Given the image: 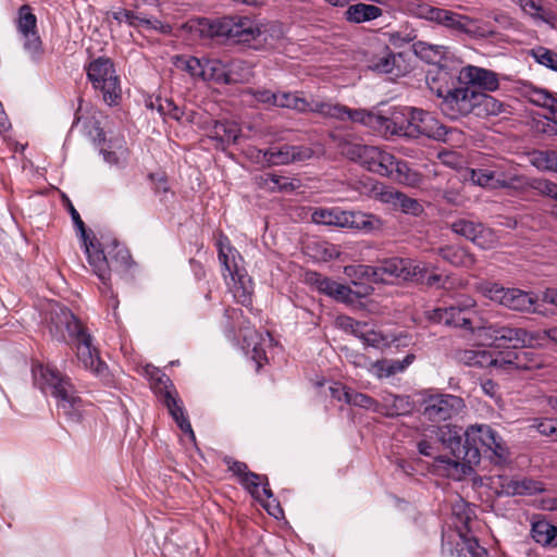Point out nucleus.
<instances>
[{"label":"nucleus","instance_id":"obj_1","mask_svg":"<svg viewBox=\"0 0 557 557\" xmlns=\"http://www.w3.org/2000/svg\"><path fill=\"white\" fill-rule=\"evenodd\" d=\"M33 377L35 385L55 398L60 414L70 422L81 421L85 403L69 376L61 374L57 369L38 364L33 367Z\"/></svg>","mask_w":557,"mask_h":557},{"label":"nucleus","instance_id":"obj_2","mask_svg":"<svg viewBox=\"0 0 557 557\" xmlns=\"http://www.w3.org/2000/svg\"><path fill=\"white\" fill-rule=\"evenodd\" d=\"M347 153L368 171L393 177L408 186H416L421 181L420 174L411 170L406 161L397 160L392 153L377 147L355 145L350 147Z\"/></svg>","mask_w":557,"mask_h":557},{"label":"nucleus","instance_id":"obj_3","mask_svg":"<svg viewBox=\"0 0 557 557\" xmlns=\"http://www.w3.org/2000/svg\"><path fill=\"white\" fill-rule=\"evenodd\" d=\"M466 450L462 460L468 465H478L481 455H486L495 465L509 460V448L503 437L487 424H472L463 433Z\"/></svg>","mask_w":557,"mask_h":557},{"label":"nucleus","instance_id":"obj_4","mask_svg":"<svg viewBox=\"0 0 557 557\" xmlns=\"http://www.w3.org/2000/svg\"><path fill=\"white\" fill-rule=\"evenodd\" d=\"M442 113L450 120H458L470 113L481 115L497 114L502 104L485 92H478L465 85L455 86L449 94L437 103Z\"/></svg>","mask_w":557,"mask_h":557},{"label":"nucleus","instance_id":"obj_5","mask_svg":"<svg viewBox=\"0 0 557 557\" xmlns=\"http://www.w3.org/2000/svg\"><path fill=\"white\" fill-rule=\"evenodd\" d=\"M85 252L92 271L106 286L110 281L111 272H127L133 264L128 249L116 240L102 249L95 239L87 244Z\"/></svg>","mask_w":557,"mask_h":557},{"label":"nucleus","instance_id":"obj_6","mask_svg":"<svg viewBox=\"0 0 557 557\" xmlns=\"http://www.w3.org/2000/svg\"><path fill=\"white\" fill-rule=\"evenodd\" d=\"M199 26L202 35L225 38L236 44L249 45L263 34L261 27L247 16L202 18Z\"/></svg>","mask_w":557,"mask_h":557},{"label":"nucleus","instance_id":"obj_7","mask_svg":"<svg viewBox=\"0 0 557 557\" xmlns=\"http://www.w3.org/2000/svg\"><path fill=\"white\" fill-rule=\"evenodd\" d=\"M357 273L374 283H388L395 278L404 281H423L428 265L411 259L387 258L376 265H359Z\"/></svg>","mask_w":557,"mask_h":557},{"label":"nucleus","instance_id":"obj_8","mask_svg":"<svg viewBox=\"0 0 557 557\" xmlns=\"http://www.w3.org/2000/svg\"><path fill=\"white\" fill-rule=\"evenodd\" d=\"M434 323L459 327L478 336V327L482 326L476 311V301L471 297H461L454 305L435 308L428 312Z\"/></svg>","mask_w":557,"mask_h":557},{"label":"nucleus","instance_id":"obj_9","mask_svg":"<svg viewBox=\"0 0 557 557\" xmlns=\"http://www.w3.org/2000/svg\"><path fill=\"white\" fill-rule=\"evenodd\" d=\"M475 290L481 293L495 304L509 310L520 312H535L537 296L520 288H506L496 282L480 281L475 284Z\"/></svg>","mask_w":557,"mask_h":557},{"label":"nucleus","instance_id":"obj_10","mask_svg":"<svg viewBox=\"0 0 557 557\" xmlns=\"http://www.w3.org/2000/svg\"><path fill=\"white\" fill-rule=\"evenodd\" d=\"M86 71L88 79L101 92L103 101L109 106L117 104L122 89L111 59L99 57L87 65Z\"/></svg>","mask_w":557,"mask_h":557},{"label":"nucleus","instance_id":"obj_11","mask_svg":"<svg viewBox=\"0 0 557 557\" xmlns=\"http://www.w3.org/2000/svg\"><path fill=\"white\" fill-rule=\"evenodd\" d=\"M466 409L465 400L457 395L435 393L426 395L420 404L425 421L442 423L458 417Z\"/></svg>","mask_w":557,"mask_h":557},{"label":"nucleus","instance_id":"obj_12","mask_svg":"<svg viewBox=\"0 0 557 557\" xmlns=\"http://www.w3.org/2000/svg\"><path fill=\"white\" fill-rule=\"evenodd\" d=\"M219 260L224 268V276L227 274L232 278L230 289L233 293L235 300L248 307L252 302L253 283L251 278L244 271L239 270L234 261V249L230 245H224L222 240L219 242Z\"/></svg>","mask_w":557,"mask_h":557},{"label":"nucleus","instance_id":"obj_13","mask_svg":"<svg viewBox=\"0 0 557 557\" xmlns=\"http://www.w3.org/2000/svg\"><path fill=\"white\" fill-rule=\"evenodd\" d=\"M478 337L496 348H518L531 345L533 336L524 329L499 324H482Z\"/></svg>","mask_w":557,"mask_h":557},{"label":"nucleus","instance_id":"obj_14","mask_svg":"<svg viewBox=\"0 0 557 557\" xmlns=\"http://www.w3.org/2000/svg\"><path fill=\"white\" fill-rule=\"evenodd\" d=\"M470 180L473 184L485 188H509L520 191L528 189L530 181L522 175L505 173L499 166L472 169Z\"/></svg>","mask_w":557,"mask_h":557},{"label":"nucleus","instance_id":"obj_15","mask_svg":"<svg viewBox=\"0 0 557 557\" xmlns=\"http://www.w3.org/2000/svg\"><path fill=\"white\" fill-rule=\"evenodd\" d=\"M48 327L51 336L58 342H71L86 331L82 322L66 307L59 304L50 305Z\"/></svg>","mask_w":557,"mask_h":557},{"label":"nucleus","instance_id":"obj_16","mask_svg":"<svg viewBox=\"0 0 557 557\" xmlns=\"http://www.w3.org/2000/svg\"><path fill=\"white\" fill-rule=\"evenodd\" d=\"M419 15L456 34L473 35L475 33V23L472 18L451 10L423 4L419 7Z\"/></svg>","mask_w":557,"mask_h":557},{"label":"nucleus","instance_id":"obj_17","mask_svg":"<svg viewBox=\"0 0 557 557\" xmlns=\"http://www.w3.org/2000/svg\"><path fill=\"white\" fill-rule=\"evenodd\" d=\"M367 67L381 74H394L396 76L403 73L399 62L403 60L400 53L396 54L392 49L375 40L371 42L364 51Z\"/></svg>","mask_w":557,"mask_h":557},{"label":"nucleus","instance_id":"obj_18","mask_svg":"<svg viewBox=\"0 0 557 557\" xmlns=\"http://www.w3.org/2000/svg\"><path fill=\"white\" fill-rule=\"evenodd\" d=\"M16 28L23 39L24 50L32 59L38 60L44 53L42 41L37 29V17L28 4L18 9Z\"/></svg>","mask_w":557,"mask_h":557},{"label":"nucleus","instance_id":"obj_19","mask_svg":"<svg viewBox=\"0 0 557 557\" xmlns=\"http://www.w3.org/2000/svg\"><path fill=\"white\" fill-rule=\"evenodd\" d=\"M412 136L423 135L435 140L446 141L451 133L431 113L416 108H407Z\"/></svg>","mask_w":557,"mask_h":557},{"label":"nucleus","instance_id":"obj_20","mask_svg":"<svg viewBox=\"0 0 557 557\" xmlns=\"http://www.w3.org/2000/svg\"><path fill=\"white\" fill-rule=\"evenodd\" d=\"M258 153L262 154L265 165L274 166L309 160L313 156V150L306 146L285 144L267 150H258Z\"/></svg>","mask_w":557,"mask_h":557},{"label":"nucleus","instance_id":"obj_21","mask_svg":"<svg viewBox=\"0 0 557 557\" xmlns=\"http://www.w3.org/2000/svg\"><path fill=\"white\" fill-rule=\"evenodd\" d=\"M450 227L454 233L483 249L493 247L496 242L493 231L480 222L459 219L453 222Z\"/></svg>","mask_w":557,"mask_h":557},{"label":"nucleus","instance_id":"obj_22","mask_svg":"<svg viewBox=\"0 0 557 557\" xmlns=\"http://www.w3.org/2000/svg\"><path fill=\"white\" fill-rule=\"evenodd\" d=\"M319 110V114L334 117L341 121L349 120L357 122L370 127L376 128L379 114L362 110V109H349L342 104H332L325 102L324 106L315 107Z\"/></svg>","mask_w":557,"mask_h":557},{"label":"nucleus","instance_id":"obj_23","mask_svg":"<svg viewBox=\"0 0 557 557\" xmlns=\"http://www.w3.org/2000/svg\"><path fill=\"white\" fill-rule=\"evenodd\" d=\"M457 81L466 87H478L486 91H494L499 87L498 76L495 72L475 65L461 67Z\"/></svg>","mask_w":557,"mask_h":557},{"label":"nucleus","instance_id":"obj_24","mask_svg":"<svg viewBox=\"0 0 557 557\" xmlns=\"http://www.w3.org/2000/svg\"><path fill=\"white\" fill-rule=\"evenodd\" d=\"M71 342L75 344L76 356L84 368L101 375L106 370V363L100 359L97 348L92 346V338L87 330Z\"/></svg>","mask_w":557,"mask_h":557},{"label":"nucleus","instance_id":"obj_25","mask_svg":"<svg viewBox=\"0 0 557 557\" xmlns=\"http://www.w3.org/2000/svg\"><path fill=\"white\" fill-rule=\"evenodd\" d=\"M202 125H208V137L216 141V147H225L235 144L240 135V127L236 122L223 120H206Z\"/></svg>","mask_w":557,"mask_h":557},{"label":"nucleus","instance_id":"obj_26","mask_svg":"<svg viewBox=\"0 0 557 557\" xmlns=\"http://www.w3.org/2000/svg\"><path fill=\"white\" fill-rule=\"evenodd\" d=\"M223 461L227 466V469L237 476L240 485L253 497L258 498L260 484L267 480V475L250 471L245 462L235 460L230 456L224 457Z\"/></svg>","mask_w":557,"mask_h":557},{"label":"nucleus","instance_id":"obj_27","mask_svg":"<svg viewBox=\"0 0 557 557\" xmlns=\"http://www.w3.org/2000/svg\"><path fill=\"white\" fill-rule=\"evenodd\" d=\"M457 76L447 67L438 65L429 70L425 76V83L429 89L441 100L456 86Z\"/></svg>","mask_w":557,"mask_h":557},{"label":"nucleus","instance_id":"obj_28","mask_svg":"<svg viewBox=\"0 0 557 557\" xmlns=\"http://www.w3.org/2000/svg\"><path fill=\"white\" fill-rule=\"evenodd\" d=\"M162 403L168 408L169 413L176 422L181 431L185 434H188L189 437L195 441V433L187 416L185 414L183 403L177 396V393L166 389L162 395Z\"/></svg>","mask_w":557,"mask_h":557},{"label":"nucleus","instance_id":"obj_29","mask_svg":"<svg viewBox=\"0 0 557 557\" xmlns=\"http://www.w3.org/2000/svg\"><path fill=\"white\" fill-rule=\"evenodd\" d=\"M324 101L307 100L301 91H278L277 108L294 110L298 113H319L315 107L324 106Z\"/></svg>","mask_w":557,"mask_h":557},{"label":"nucleus","instance_id":"obj_30","mask_svg":"<svg viewBox=\"0 0 557 557\" xmlns=\"http://www.w3.org/2000/svg\"><path fill=\"white\" fill-rule=\"evenodd\" d=\"M381 199L406 214L419 216L423 212V206L417 199L398 190L387 189L381 194Z\"/></svg>","mask_w":557,"mask_h":557},{"label":"nucleus","instance_id":"obj_31","mask_svg":"<svg viewBox=\"0 0 557 557\" xmlns=\"http://www.w3.org/2000/svg\"><path fill=\"white\" fill-rule=\"evenodd\" d=\"M437 440L457 459H462L463 451L466 450L465 442L461 441V428L453 424H444L437 428Z\"/></svg>","mask_w":557,"mask_h":557},{"label":"nucleus","instance_id":"obj_32","mask_svg":"<svg viewBox=\"0 0 557 557\" xmlns=\"http://www.w3.org/2000/svg\"><path fill=\"white\" fill-rule=\"evenodd\" d=\"M345 227L354 228L364 233H372L383 228V220L372 213L362 211H347Z\"/></svg>","mask_w":557,"mask_h":557},{"label":"nucleus","instance_id":"obj_33","mask_svg":"<svg viewBox=\"0 0 557 557\" xmlns=\"http://www.w3.org/2000/svg\"><path fill=\"white\" fill-rule=\"evenodd\" d=\"M345 227L354 228L364 233H372L383 228V220L372 213L362 211H347Z\"/></svg>","mask_w":557,"mask_h":557},{"label":"nucleus","instance_id":"obj_34","mask_svg":"<svg viewBox=\"0 0 557 557\" xmlns=\"http://www.w3.org/2000/svg\"><path fill=\"white\" fill-rule=\"evenodd\" d=\"M379 128H385L393 135L412 136L410 132L409 115L401 111H393L389 116L379 114L377 126Z\"/></svg>","mask_w":557,"mask_h":557},{"label":"nucleus","instance_id":"obj_35","mask_svg":"<svg viewBox=\"0 0 557 557\" xmlns=\"http://www.w3.org/2000/svg\"><path fill=\"white\" fill-rule=\"evenodd\" d=\"M263 338L262 335L259 334L255 330H246V333L243 337L244 349L250 356V358L257 364V371H259L262 366L268 362V358L265 355V350L262 345Z\"/></svg>","mask_w":557,"mask_h":557},{"label":"nucleus","instance_id":"obj_36","mask_svg":"<svg viewBox=\"0 0 557 557\" xmlns=\"http://www.w3.org/2000/svg\"><path fill=\"white\" fill-rule=\"evenodd\" d=\"M383 10L373 4L356 3L345 11V18L349 23L361 24L382 16Z\"/></svg>","mask_w":557,"mask_h":557},{"label":"nucleus","instance_id":"obj_37","mask_svg":"<svg viewBox=\"0 0 557 557\" xmlns=\"http://www.w3.org/2000/svg\"><path fill=\"white\" fill-rule=\"evenodd\" d=\"M438 256L454 267L472 268L475 258L472 253L459 246H445L437 250Z\"/></svg>","mask_w":557,"mask_h":557},{"label":"nucleus","instance_id":"obj_38","mask_svg":"<svg viewBox=\"0 0 557 557\" xmlns=\"http://www.w3.org/2000/svg\"><path fill=\"white\" fill-rule=\"evenodd\" d=\"M347 211L341 208H317L312 214L311 220L317 224L345 227Z\"/></svg>","mask_w":557,"mask_h":557},{"label":"nucleus","instance_id":"obj_39","mask_svg":"<svg viewBox=\"0 0 557 557\" xmlns=\"http://www.w3.org/2000/svg\"><path fill=\"white\" fill-rule=\"evenodd\" d=\"M203 81H215L218 83L234 84L239 78L233 77L232 74H225V66L220 60L216 59H203Z\"/></svg>","mask_w":557,"mask_h":557},{"label":"nucleus","instance_id":"obj_40","mask_svg":"<svg viewBox=\"0 0 557 557\" xmlns=\"http://www.w3.org/2000/svg\"><path fill=\"white\" fill-rule=\"evenodd\" d=\"M503 486L508 495H534L545 491V486L541 481L529 478L509 480Z\"/></svg>","mask_w":557,"mask_h":557},{"label":"nucleus","instance_id":"obj_41","mask_svg":"<svg viewBox=\"0 0 557 557\" xmlns=\"http://www.w3.org/2000/svg\"><path fill=\"white\" fill-rule=\"evenodd\" d=\"M100 151L104 161L111 165L124 166L127 161L128 150L123 138L111 139L108 147Z\"/></svg>","mask_w":557,"mask_h":557},{"label":"nucleus","instance_id":"obj_42","mask_svg":"<svg viewBox=\"0 0 557 557\" xmlns=\"http://www.w3.org/2000/svg\"><path fill=\"white\" fill-rule=\"evenodd\" d=\"M413 49L417 57L431 64H440L448 53V47L431 45L424 41L414 44Z\"/></svg>","mask_w":557,"mask_h":557},{"label":"nucleus","instance_id":"obj_43","mask_svg":"<svg viewBox=\"0 0 557 557\" xmlns=\"http://www.w3.org/2000/svg\"><path fill=\"white\" fill-rule=\"evenodd\" d=\"M531 534L533 540L541 545L557 546V527L545 520L533 522Z\"/></svg>","mask_w":557,"mask_h":557},{"label":"nucleus","instance_id":"obj_44","mask_svg":"<svg viewBox=\"0 0 557 557\" xmlns=\"http://www.w3.org/2000/svg\"><path fill=\"white\" fill-rule=\"evenodd\" d=\"M528 188L553 200L550 212L557 219V184L546 178H530Z\"/></svg>","mask_w":557,"mask_h":557},{"label":"nucleus","instance_id":"obj_45","mask_svg":"<svg viewBox=\"0 0 557 557\" xmlns=\"http://www.w3.org/2000/svg\"><path fill=\"white\" fill-rule=\"evenodd\" d=\"M417 448L420 455L434 458L435 462L438 465H446L448 467L455 468L458 466L457 461H454L450 458L444 456L436 455L438 450L437 442H431L426 438H422L418 441Z\"/></svg>","mask_w":557,"mask_h":557},{"label":"nucleus","instance_id":"obj_46","mask_svg":"<svg viewBox=\"0 0 557 557\" xmlns=\"http://www.w3.org/2000/svg\"><path fill=\"white\" fill-rule=\"evenodd\" d=\"M343 395H344V401L349 405L366 408V409H371L373 411L377 410V406H379L377 401L374 398L368 396L367 394L359 393V392L348 388V389H343Z\"/></svg>","mask_w":557,"mask_h":557},{"label":"nucleus","instance_id":"obj_47","mask_svg":"<svg viewBox=\"0 0 557 557\" xmlns=\"http://www.w3.org/2000/svg\"><path fill=\"white\" fill-rule=\"evenodd\" d=\"M529 99L532 103L546 108L553 113H557V96L552 92L544 89L533 88L530 90Z\"/></svg>","mask_w":557,"mask_h":557},{"label":"nucleus","instance_id":"obj_48","mask_svg":"<svg viewBox=\"0 0 557 557\" xmlns=\"http://www.w3.org/2000/svg\"><path fill=\"white\" fill-rule=\"evenodd\" d=\"M261 180L264 182V185L269 186L271 191H292L298 187L297 182L276 174H267Z\"/></svg>","mask_w":557,"mask_h":557},{"label":"nucleus","instance_id":"obj_49","mask_svg":"<svg viewBox=\"0 0 557 557\" xmlns=\"http://www.w3.org/2000/svg\"><path fill=\"white\" fill-rule=\"evenodd\" d=\"M474 364L478 368H504L507 364H515V362L511 359H505L504 357H495L491 351L479 349Z\"/></svg>","mask_w":557,"mask_h":557},{"label":"nucleus","instance_id":"obj_50","mask_svg":"<svg viewBox=\"0 0 557 557\" xmlns=\"http://www.w3.org/2000/svg\"><path fill=\"white\" fill-rule=\"evenodd\" d=\"M356 337L361 339L366 346L381 348L387 345V338L381 332H377L368 326L359 332L356 330Z\"/></svg>","mask_w":557,"mask_h":557},{"label":"nucleus","instance_id":"obj_51","mask_svg":"<svg viewBox=\"0 0 557 557\" xmlns=\"http://www.w3.org/2000/svg\"><path fill=\"white\" fill-rule=\"evenodd\" d=\"M533 164L540 170L557 173V151L546 150L537 152L533 158Z\"/></svg>","mask_w":557,"mask_h":557},{"label":"nucleus","instance_id":"obj_52","mask_svg":"<svg viewBox=\"0 0 557 557\" xmlns=\"http://www.w3.org/2000/svg\"><path fill=\"white\" fill-rule=\"evenodd\" d=\"M156 102L161 115L169 116L175 121H182L185 115L184 111L172 99L158 98Z\"/></svg>","mask_w":557,"mask_h":557},{"label":"nucleus","instance_id":"obj_53","mask_svg":"<svg viewBox=\"0 0 557 557\" xmlns=\"http://www.w3.org/2000/svg\"><path fill=\"white\" fill-rule=\"evenodd\" d=\"M368 295L369 290H366L364 293H359L355 292L347 285L337 283L334 288L332 297L343 302H352L356 298L366 297Z\"/></svg>","mask_w":557,"mask_h":557},{"label":"nucleus","instance_id":"obj_54","mask_svg":"<svg viewBox=\"0 0 557 557\" xmlns=\"http://www.w3.org/2000/svg\"><path fill=\"white\" fill-rule=\"evenodd\" d=\"M225 74H232L233 77L240 78L239 82L248 81L251 76V69L243 60H233L225 69Z\"/></svg>","mask_w":557,"mask_h":557},{"label":"nucleus","instance_id":"obj_55","mask_svg":"<svg viewBox=\"0 0 557 557\" xmlns=\"http://www.w3.org/2000/svg\"><path fill=\"white\" fill-rule=\"evenodd\" d=\"M113 18L119 23H127L131 26H140L150 24V20L139 17L133 11L120 9L113 13Z\"/></svg>","mask_w":557,"mask_h":557},{"label":"nucleus","instance_id":"obj_56","mask_svg":"<svg viewBox=\"0 0 557 557\" xmlns=\"http://www.w3.org/2000/svg\"><path fill=\"white\" fill-rule=\"evenodd\" d=\"M533 57L540 64L550 69L556 70L557 67V52H554L549 49L540 47L533 50Z\"/></svg>","mask_w":557,"mask_h":557},{"label":"nucleus","instance_id":"obj_57","mask_svg":"<svg viewBox=\"0 0 557 557\" xmlns=\"http://www.w3.org/2000/svg\"><path fill=\"white\" fill-rule=\"evenodd\" d=\"M248 94L251 95L252 98L257 102L276 107V102L278 99V91L273 92L272 90L265 89V88H258V89L250 88Z\"/></svg>","mask_w":557,"mask_h":557},{"label":"nucleus","instance_id":"obj_58","mask_svg":"<svg viewBox=\"0 0 557 557\" xmlns=\"http://www.w3.org/2000/svg\"><path fill=\"white\" fill-rule=\"evenodd\" d=\"M460 537L462 539L466 550L472 557H488L487 549L481 546L475 537L468 536L467 534L463 533H460Z\"/></svg>","mask_w":557,"mask_h":557},{"label":"nucleus","instance_id":"obj_59","mask_svg":"<svg viewBox=\"0 0 557 557\" xmlns=\"http://www.w3.org/2000/svg\"><path fill=\"white\" fill-rule=\"evenodd\" d=\"M180 62H181V66L186 72H188L191 76L199 77V78L202 79V75H203V69H202L203 59L200 60V59H198L196 57H188V58L180 59Z\"/></svg>","mask_w":557,"mask_h":557},{"label":"nucleus","instance_id":"obj_60","mask_svg":"<svg viewBox=\"0 0 557 557\" xmlns=\"http://www.w3.org/2000/svg\"><path fill=\"white\" fill-rule=\"evenodd\" d=\"M148 177L152 183L153 193L157 196L164 197L168 193H170V186L165 174L150 173ZM161 200H163V198H161Z\"/></svg>","mask_w":557,"mask_h":557},{"label":"nucleus","instance_id":"obj_61","mask_svg":"<svg viewBox=\"0 0 557 557\" xmlns=\"http://www.w3.org/2000/svg\"><path fill=\"white\" fill-rule=\"evenodd\" d=\"M67 210H69V212L71 214V218L73 220L74 225L79 231L81 237L83 239L84 247L86 248L87 244L89 242H94L95 238H89V236L87 235L85 223L83 222V220L81 219L79 213L77 212V210L74 208V206L72 205V202L70 200H67Z\"/></svg>","mask_w":557,"mask_h":557},{"label":"nucleus","instance_id":"obj_62","mask_svg":"<svg viewBox=\"0 0 557 557\" xmlns=\"http://www.w3.org/2000/svg\"><path fill=\"white\" fill-rule=\"evenodd\" d=\"M414 360V354H408L403 360L388 359V372L392 373V375L404 372Z\"/></svg>","mask_w":557,"mask_h":557},{"label":"nucleus","instance_id":"obj_63","mask_svg":"<svg viewBox=\"0 0 557 557\" xmlns=\"http://www.w3.org/2000/svg\"><path fill=\"white\" fill-rule=\"evenodd\" d=\"M388 369H389L388 359H381V360L370 362L369 371L377 379H383V377L393 376L392 373L388 372Z\"/></svg>","mask_w":557,"mask_h":557},{"label":"nucleus","instance_id":"obj_64","mask_svg":"<svg viewBox=\"0 0 557 557\" xmlns=\"http://www.w3.org/2000/svg\"><path fill=\"white\" fill-rule=\"evenodd\" d=\"M393 409L397 414H404L411 410V403L409 396L392 395Z\"/></svg>","mask_w":557,"mask_h":557}]
</instances>
